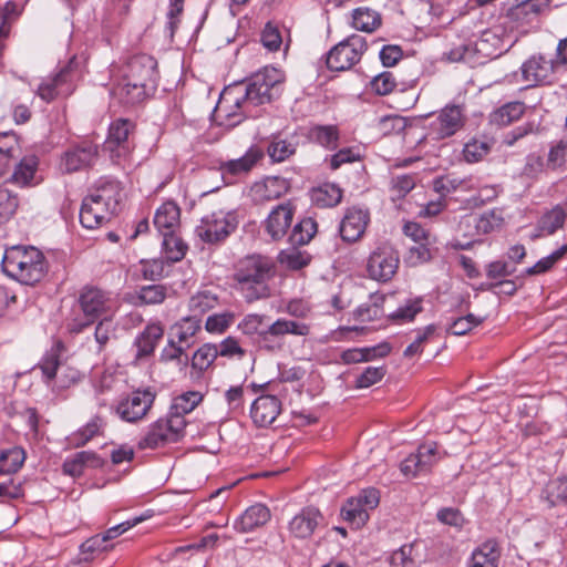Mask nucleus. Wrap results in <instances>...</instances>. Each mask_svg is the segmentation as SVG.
I'll return each instance as SVG.
<instances>
[{
  "mask_svg": "<svg viewBox=\"0 0 567 567\" xmlns=\"http://www.w3.org/2000/svg\"><path fill=\"white\" fill-rule=\"evenodd\" d=\"M157 81V61L148 54H137L126 63L113 94L124 104H137L155 92Z\"/></svg>",
  "mask_w": 567,
  "mask_h": 567,
  "instance_id": "nucleus-1",
  "label": "nucleus"
},
{
  "mask_svg": "<svg viewBox=\"0 0 567 567\" xmlns=\"http://www.w3.org/2000/svg\"><path fill=\"white\" fill-rule=\"evenodd\" d=\"M272 268V262L260 255L238 261L234 274L235 287L248 303L270 296L268 281L274 275Z\"/></svg>",
  "mask_w": 567,
  "mask_h": 567,
  "instance_id": "nucleus-2",
  "label": "nucleus"
},
{
  "mask_svg": "<svg viewBox=\"0 0 567 567\" xmlns=\"http://www.w3.org/2000/svg\"><path fill=\"white\" fill-rule=\"evenodd\" d=\"M121 200V187L115 181H103L84 197L80 209V221L87 229L109 223L116 214Z\"/></svg>",
  "mask_w": 567,
  "mask_h": 567,
  "instance_id": "nucleus-3",
  "label": "nucleus"
},
{
  "mask_svg": "<svg viewBox=\"0 0 567 567\" xmlns=\"http://www.w3.org/2000/svg\"><path fill=\"white\" fill-rule=\"evenodd\" d=\"M6 275L23 285L39 282L48 271V262L41 250L32 246H13L2 259Z\"/></svg>",
  "mask_w": 567,
  "mask_h": 567,
  "instance_id": "nucleus-4",
  "label": "nucleus"
},
{
  "mask_svg": "<svg viewBox=\"0 0 567 567\" xmlns=\"http://www.w3.org/2000/svg\"><path fill=\"white\" fill-rule=\"evenodd\" d=\"M78 305L83 320L74 319L69 324V329L73 333L82 332L99 319L114 317L118 309V302L112 292L90 285L79 291Z\"/></svg>",
  "mask_w": 567,
  "mask_h": 567,
  "instance_id": "nucleus-5",
  "label": "nucleus"
},
{
  "mask_svg": "<svg viewBox=\"0 0 567 567\" xmlns=\"http://www.w3.org/2000/svg\"><path fill=\"white\" fill-rule=\"evenodd\" d=\"M285 73L274 66H266L255 73L248 85L243 86L247 101L256 106L271 102L282 92Z\"/></svg>",
  "mask_w": 567,
  "mask_h": 567,
  "instance_id": "nucleus-6",
  "label": "nucleus"
},
{
  "mask_svg": "<svg viewBox=\"0 0 567 567\" xmlns=\"http://www.w3.org/2000/svg\"><path fill=\"white\" fill-rule=\"evenodd\" d=\"M185 426V417L168 412L148 426L146 434L138 442V449L154 450L177 442L183 437Z\"/></svg>",
  "mask_w": 567,
  "mask_h": 567,
  "instance_id": "nucleus-7",
  "label": "nucleus"
},
{
  "mask_svg": "<svg viewBox=\"0 0 567 567\" xmlns=\"http://www.w3.org/2000/svg\"><path fill=\"white\" fill-rule=\"evenodd\" d=\"M400 266V255L389 241L375 246L367 258V276L378 282H389L395 276Z\"/></svg>",
  "mask_w": 567,
  "mask_h": 567,
  "instance_id": "nucleus-8",
  "label": "nucleus"
},
{
  "mask_svg": "<svg viewBox=\"0 0 567 567\" xmlns=\"http://www.w3.org/2000/svg\"><path fill=\"white\" fill-rule=\"evenodd\" d=\"M236 212L218 209L205 215L196 227V235L207 244L224 241L238 227Z\"/></svg>",
  "mask_w": 567,
  "mask_h": 567,
  "instance_id": "nucleus-9",
  "label": "nucleus"
},
{
  "mask_svg": "<svg viewBox=\"0 0 567 567\" xmlns=\"http://www.w3.org/2000/svg\"><path fill=\"white\" fill-rule=\"evenodd\" d=\"M99 144L92 138H84L72 143L60 157V171L65 174H72L90 169L99 161Z\"/></svg>",
  "mask_w": 567,
  "mask_h": 567,
  "instance_id": "nucleus-10",
  "label": "nucleus"
},
{
  "mask_svg": "<svg viewBox=\"0 0 567 567\" xmlns=\"http://www.w3.org/2000/svg\"><path fill=\"white\" fill-rule=\"evenodd\" d=\"M38 368L41 370L47 383L54 381L55 385L60 389L74 385L82 378L79 369L60 360L59 347L48 351L38 363Z\"/></svg>",
  "mask_w": 567,
  "mask_h": 567,
  "instance_id": "nucleus-11",
  "label": "nucleus"
},
{
  "mask_svg": "<svg viewBox=\"0 0 567 567\" xmlns=\"http://www.w3.org/2000/svg\"><path fill=\"white\" fill-rule=\"evenodd\" d=\"M249 105L241 85L229 86L221 92L214 114L220 124L234 126L241 122Z\"/></svg>",
  "mask_w": 567,
  "mask_h": 567,
  "instance_id": "nucleus-12",
  "label": "nucleus"
},
{
  "mask_svg": "<svg viewBox=\"0 0 567 567\" xmlns=\"http://www.w3.org/2000/svg\"><path fill=\"white\" fill-rule=\"evenodd\" d=\"M367 50L365 39L351 35L334 45L327 55V66L332 71H346L357 64Z\"/></svg>",
  "mask_w": 567,
  "mask_h": 567,
  "instance_id": "nucleus-13",
  "label": "nucleus"
},
{
  "mask_svg": "<svg viewBox=\"0 0 567 567\" xmlns=\"http://www.w3.org/2000/svg\"><path fill=\"white\" fill-rule=\"evenodd\" d=\"M466 115L463 106L449 104L429 123L427 135L434 141L455 135L465 125Z\"/></svg>",
  "mask_w": 567,
  "mask_h": 567,
  "instance_id": "nucleus-14",
  "label": "nucleus"
},
{
  "mask_svg": "<svg viewBox=\"0 0 567 567\" xmlns=\"http://www.w3.org/2000/svg\"><path fill=\"white\" fill-rule=\"evenodd\" d=\"M155 398L156 393L150 388L135 390L118 402L116 413L123 421L138 422L147 415Z\"/></svg>",
  "mask_w": 567,
  "mask_h": 567,
  "instance_id": "nucleus-15",
  "label": "nucleus"
},
{
  "mask_svg": "<svg viewBox=\"0 0 567 567\" xmlns=\"http://www.w3.org/2000/svg\"><path fill=\"white\" fill-rule=\"evenodd\" d=\"M133 128L134 124L123 118H118L110 125L104 150L110 153L112 161L116 164H121L131 154L130 135Z\"/></svg>",
  "mask_w": 567,
  "mask_h": 567,
  "instance_id": "nucleus-16",
  "label": "nucleus"
},
{
  "mask_svg": "<svg viewBox=\"0 0 567 567\" xmlns=\"http://www.w3.org/2000/svg\"><path fill=\"white\" fill-rule=\"evenodd\" d=\"M491 42H499V39L492 31H485L474 44L461 42L446 52L445 56L451 62L475 63L477 54L483 58L497 55L496 49H488L487 44Z\"/></svg>",
  "mask_w": 567,
  "mask_h": 567,
  "instance_id": "nucleus-17",
  "label": "nucleus"
},
{
  "mask_svg": "<svg viewBox=\"0 0 567 567\" xmlns=\"http://www.w3.org/2000/svg\"><path fill=\"white\" fill-rule=\"evenodd\" d=\"M73 65L74 60H71L54 76L44 80L37 90L38 96L45 102H51L60 95L71 94L78 78Z\"/></svg>",
  "mask_w": 567,
  "mask_h": 567,
  "instance_id": "nucleus-18",
  "label": "nucleus"
},
{
  "mask_svg": "<svg viewBox=\"0 0 567 567\" xmlns=\"http://www.w3.org/2000/svg\"><path fill=\"white\" fill-rule=\"evenodd\" d=\"M556 62L543 54L532 55L520 68L522 78L528 86L551 83Z\"/></svg>",
  "mask_w": 567,
  "mask_h": 567,
  "instance_id": "nucleus-19",
  "label": "nucleus"
},
{
  "mask_svg": "<svg viewBox=\"0 0 567 567\" xmlns=\"http://www.w3.org/2000/svg\"><path fill=\"white\" fill-rule=\"evenodd\" d=\"M293 216L295 207L290 203L277 205L262 223L265 233L271 240H281L291 227Z\"/></svg>",
  "mask_w": 567,
  "mask_h": 567,
  "instance_id": "nucleus-20",
  "label": "nucleus"
},
{
  "mask_svg": "<svg viewBox=\"0 0 567 567\" xmlns=\"http://www.w3.org/2000/svg\"><path fill=\"white\" fill-rule=\"evenodd\" d=\"M370 223V214L368 209L351 207L349 208L340 224V235L344 241L355 243L365 233Z\"/></svg>",
  "mask_w": 567,
  "mask_h": 567,
  "instance_id": "nucleus-21",
  "label": "nucleus"
},
{
  "mask_svg": "<svg viewBox=\"0 0 567 567\" xmlns=\"http://www.w3.org/2000/svg\"><path fill=\"white\" fill-rule=\"evenodd\" d=\"M474 226L475 233L473 235H488L495 231H501L505 225L503 210L493 208L480 215H466L460 221V227Z\"/></svg>",
  "mask_w": 567,
  "mask_h": 567,
  "instance_id": "nucleus-22",
  "label": "nucleus"
},
{
  "mask_svg": "<svg viewBox=\"0 0 567 567\" xmlns=\"http://www.w3.org/2000/svg\"><path fill=\"white\" fill-rule=\"evenodd\" d=\"M281 412V402L275 395H260L250 406V417L255 425L266 427L271 425Z\"/></svg>",
  "mask_w": 567,
  "mask_h": 567,
  "instance_id": "nucleus-23",
  "label": "nucleus"
},
{
  "mask_svg": "<svg viewBox=\"0 0 567 567\" xmlns=\"http://www.w3.org/2000/svg\"><path fill=\"white\" fill-rule=\"evenodd\" d=\"M289 182L279 176H268L261 182L252 185L250 193L256 203L262 204L275 200L287 194L289 190Z\"/></svg>",
  "mask_w": 567,
  "mask_h": 567,
  "instance_id": "nucleus-24",
  "label": "nucleus"
},
{
  "mask_svg": "<svg viewBox=\"0 0 567 567\" xmlns=\"http://www.w3.org/2000/svg\"><path fill=\"white\" fill-rule=\"evenodd\" d=\"M322 515L315 507H306L289 522V533L291 536L300 539L310 537L316 528L321 524Z\"/></svg>",
  "mask_w": 567,
  "mask_h": 567,
  "instance_id": "nucleus-25",
  "label": "nucleus"
},
{
  "mask_svg": "<svg viewBox=\"0 0 567 567\" xmlns=\"http://www.w3.org/2000/svg\"><path fill=\"white\" fill-rule=\"evenodd\" d=\"M567 219V207L560 204L547 209L537 220L535 233L532 239H537L554 235L557 230L563 229Z\"/></svg>",
  "mask_w": 567,
  "mask_h": 567,
  "instance_id": "nucleus-26",
  "label": "nucleus"
},
{
  "mask_svg": "<svg viewBox=\"0 0 567 567\" xmlns=\"http://www.w3.org/2000/svg\"><path fill=\"white\" fill-rule=\"evenodd\" d=\"M542 6L537 0H528L507 10L504 17V24L511 30L525 28L530 24L540 12Z\"/></svg>",
  "mask_w": 567,
  "mask_h": 567,
  "instance_id": "nucleus-27",
  "label": "nucleus"
},
{
  "mask_svg": "<svg viewBox=\"0 0 567 567\" xmlns=\"http://www.w3.org/2000/svg\"><path fill=\"white\" fill-rule=\"evenodd\" d=\"M262 156L264 153L260 148L251 146L241 157L221 162L219 168L224 177L246 175Z\"/></svg>",
  "mask_w": 567,
  "mask_h": 567,
  "instance_id": "nucleus-28",
  "label": "nucleus"
},
{
  "mask_svg": "<svg viewBox=\"0 0 567 567\" xmlns=\"http://www.w3.org/2000/svg\"><path fill=\"white\" fill-rule=\"evenodd\" d=\"M270 511L262 504H255L247 508L235 522L234 528L240 533H249L264 526L270 519Z\"/></svg>",
  "mask_w": 567,
  "mask_h": 567,
  "instance_id": "nucleus-29",
  "label": "nucleus"
},
{
  "mask_svg": "<svg viewBox=\"0 0 567 567\" xmlns=\"http://www.w3.org/2000/svg\"><path fill=\"white\" fill-rule=\"evenodd\" d=\"M266 329L278 342H286L285 338L287 336L306 337L310 333L309 324L286 318L277 319L268 324Z\"/></svg>",
  "mask_w": 567,
  "mask_h": 567,
  "instance_id": "nucleus-30",
  "label": "nucleus"
},
{
  "mask_svg": "<svg viewBox=\"0 0 567 567\" xmlns=\"http://www.w3.org/2000/svg\"><path fill=\"white\" fill-rule=\"evenodd\" d=\"M103 461L97 454L90 451H81L66 458L63 463V472L70 476L78 477L83 474L85 467H101Z\"/></svg>",
  "mask_w": 567,
  "mask_h": 567,
  "instance_id": "nucleus-31",
  "label": "nucleus"
},
{
  "mask_svg": "<svg viewBox=\"0 0 567 567\" xmlns=\"http://www.w3.org/2000/svg\"><path fill=\"white\" fill-rule=\"evenodd\" d=\"M179 207L173 202L162 204L154 216V225L162 235L176 231L179 227Z\"/></svg>",
  "mask_w": 567,
  "mask_h": 567,
  "instance_id": "nucleus-32",
  "label": "nucleus"
},
{
  "mask_svg": "<svg viewBox=\"0 0 567 567\" xmlns=\"http://www.w3.org/2000/svg\"><path fill=\"white\" fill-rule=\"evenodd\" d=\"M501 555L502 550L498 543L494 539H487L472 553V567H497Z\"/></svg>",
  "mask_w": 567,
  "mask_h": 567,
  "instance_id": "nucleus-33",
  "label": "nucleus"
},
{
  "mask_svg": "<svg viewBox=\"0 0 567 567\" xmlns=\"http://www.w3.org/2000/svg\"><path fill=\"white\" fill-rule=\"evenodd\" d=\"M351 18V25L361 32L372 33L382 24L381 13L369 7L354 9Z\"/></svg>",
  "mask_w": 567,
  "mask_h": 567,
  "instance_id": "nucleus-34",
  "label": "nucleus"
},
{
  "mask_svg": "<svg viewBox=\"0 0 567 567\" xmlns=\"http://www.w3.org/2000/svg\"><path fill=\"white\" fill-rule=\"evenodd\" d=\"M164 328L161 323H150L136 338V358L147 357L153 353L157 342L163 338Z\"/></svg>",
  "mask_w": 567,
  "mask_h": 567,
  "instance_id": "nucleus-35",
  "label": "nucleus"
},
{
  "mask_svg": "<svg viewBox=\"0 0 567 567\" xmlns=\"http://www.w3.org/2000/svg\"><path fill=\"white\" fill-rule=\"evenodd\" d=\"M312 257L307 250L300 249L296 245H291V247L282 249L277 257V260L282 268L293 271L307 267Z\"/></svg>",
  "mask_w": 567,
  "mask_h": 567,
  "instance_id": "nucleus-36",
  "label": "nucleus"
},
{
  "mask_svg": "<svg viewBox=\"0 0 567 567\" xmlns=\"http://www.w3.org/2000/svg\"><path fill=\"white\" fill-rule=\"evenodd\" d=\"M113 547V544H104L103 538L94 535L80 546L79 563H93L97 557Z\"/></svg>",
  "mask_w": 567,
  "mask_h": 567,
  "instance_id": "nucleus-37",
  "label": "nucleus"
},
{
  "mask_svg": "<svg viewBox=\"0 0 567 567\" xmlns=\"http://www.w3.org/2000/svg\"><path fill=\"white\" fill-rule=\"evenodd\" d=\"M524 112V103L509 102L492 113L491 122L499 126H507L513 122L519 120L523 116Z\"/></svg>",
  "mask_w": 567,
  "mask_h": 567,
  "instance_id": "nucleus-38",
  "label": "nucleus"
},
{
  "mask_svg": "<svg viewBox=\"0 0 567 567\" xmlns=\"http://www.w3.org/2000/svg\"><path fill=\"white\" fill-rule=\"evenodd\" d=\"M312 200L320 207L337 206L342 198V190L334 184H323L312 190Z\"/></svg>",
  "mask_w": 567,
  "mask_h": 567,
  "instance_id": "nucleus-39",
  "label": "nucleus"
},
{
  "mask_svg": "<svg viewBox=\"0 0 567 567\" xmlns=\"http://www.w3.org/2000/svg\"><path fill=\"white\" fill-rule=\"evenodd\" d=\"M204 395L198 391H187L176 396L173 401L169 413L172 415H184L190 413L203 401Z\"/></svg>",
  "mask_w": 567,
  "mask_h": 567,
  "instance_id": "nucleus-40",
  "label": "nucleus"
},
{
  "mask_svg": "<svg viewBox=\"0 0 567 567\" xmlns=\"http://www.w3.org/2000/svg\"><path fill=\"white\" fill-rule=\"evenodd\" d=\"M433 188L436 193L445 196L458 190H472L474 189V184L472 183V179H460L451 176H442L433 181Z\"/></svg>",
  "mask_w": 567,
  "mask_h": 567,
  "instance_id": "nucleus-41",
  "label": "nucleus"
},
{
  "mask_svg": "<svg viewBox=\"0 0 567 567\" xmlns=\"http://www.w3.org/2000/svg\"><path fill=\"white\" fill-rule=\"evenodd\" d=\"M186 244L176 235V231L163 235V252L169 262L182 260L186 254Z\"/></svg>",
  "mask_w": 567,
  "mask_h": 567,
  "instance_id": "nucleus-42",
  "label": "nucleus"
},
{
  "mask_svg": "<svg viewBox=\"0 0 567 567\" xmlns=\"http://www.w3.org/2000/svg\"><path fill=\"white\" fill-rule=\"evenodd\" d=\"M423 310V298L415 297L408 299L404 305L400 306L396 310L390 312L388 317L396 322L404 323L412 321L415 316Z\"/></svg>",
  "mask_w": 567,
  "mask_h": 567,
  "instance_id": "nucleus-43",
  "label": "nucleus"
},
{
  "mask_svg": "<svg viewBox=\"0 0 567 567\" xmlns=\"http://www.w3.org/2000/svg\"><path fill=\"white\" fill-rule=\"evenodd\" d=\"M317 233V223L312 218H303L292 228L289 237L291 245L303 246L310 243Z\"/></svg>",
  "mask_w": 567,
  "mask_h": 567,
  "instance_id": "nucleus-44",
  "label": "nucleus"
},
{
  "mask_svg": "<svg viewBox=\"0 0 567 567\" xmlns=\"http://www.w3.org/2000/svg\"><path fill=\"white\" fill-rule=\"evenodd\" d=\"M25 460L24 451L21 447H11L0 452V473L12 474L20 470Z\"/></svg>",
  "mask_w": 567,
  "mask_h": 567,
  "instance_id": "nucleus-45",
  "label": "nucleus"
},
{
  "mask_svg": "<svg viewBox=\"0 0 567 567\" xmlns=\"http://www.w3.org/2000/svg\"><path fill=\"white\" fill-rule=\"evenodd\" d=\"M310 137L321 146L333 150L338 145L339 130L336 125H316L310 130Z\"/></svg>",
  "mask_w": 567,
  "mask_h": 567,
  "instance_id": "nucleus-46",
  "label": "nucleus"
},
{
  "mask_svg": "<svg viewBox=\"0 0 567 567\" xmlns=\"http://www.w3.org/2000/svg\"><path fill=\"white\" fill-rule=\"evenodd\" d=\"M38 168V158L33 155L23 157L17 165L12 179L16 184L27 186L33 179Z\"/></svg>",
  "mask_w": 567,
  "mask_h": 567,
  "instance_id": "nucleus-47",
  "label": "nucleus"
},
{
  "mask_svg": "<svg viewBox=\"0 0 567 567\" xmlns=\"http://www.w3.org/2000/svg\"><path fill=\"white\" fill-rule=\"evenodd\" d=\"M436 334V326L429 324L422 329H419L415 334V339L411 342L403 352L405 358H413L423 352L424 346L432 341Z\"/></svg>",
  "mask_w": 567,
  "mask_h": 567,
  "instance_id": "nucleus-48",
  "label": "nucleus"
},
{
  "mask_svg": "<svg viewBox=\"0 0 567 567\" xmlns=\"http://www.w3.org/2000/svg\"><path fill=\"white\" fill-rule=\"evenodd\" d=\"M342 517L358 527L363 526L369 519V513H367L365 508L355 499V497H351L347 501L341 509Z\"/></svg>",
  "mask_w": 567,
  "mask_h": 567,
  "instance_id": "nucleus-49",
  "label": "nucleus"
},
{
  "mask_svg": "<svg viewBox=\"0 0 567 567\" xmlns=\"http://www.w3.org/2000/svg\"><path fill=\"white\" fill-rule=\"evenodd\" d=\"M217 296L212 293L210 291L204 290L198 291L197 293L192 296L188 302V308L195 316H200L214 309L217 306Z\"/></svg>",
  "mask_w": 567,
  "mask_h": 567,
  "instance_id": "nucleus-50",
  "label": "nucleus"
},
{
  "mask_svg": "<svg viewBox=\"0 0 567 567\" xmlns=\"http://www.w3.org/2000/svg\"><path fill=\"white\" fill-rule=\"evenodd\" d=\"M167 296V288L163 285L143 286L136 293V298L141 305H158L162 303Z\"/></svg>",
  "mask_w": 567,
  "mask_h": 567,
  "instance_id": "nucleus-51",
  "label": "nucleus"
},
{
  "mask_svg": "<svg viewBox=\"0 0 567 567\" xmlns=\"http://www.w3.org/2000/svg\"><path fill=\"white\" fill-rule=\"evenodd\" d=\"M218 357L216 344L206 343L202 346L193 355L192 367L199 371L207 370Z\"/></svg>",
  "mask_w": 567,
  "mask_h": 567,
  "instance_id": "nucleus-52",
  "label": "nucleus"
},
{
  "mask_svg": "<svg viewBox=\"0 0 567 567\" xmlns=\"http://www.w3.org/2000/svg\"><path fill=\"white\" fill-rule=\"evenodd\" d=\"M267 316L259 313L246 315L238 323V329L246 336L259 337L267 328Z\"/></svg>",
  "mask_w": 567,
  "mask_h": 567,
  "instance_id": "nucleus-53",
  "label": "nucleus"
},
{
  "mask_svg": "<svg viewBox=\"0 0 567 567\" xmlns=\"http://www.w3.org/2000/svg\"><path fill=\"white\" fill-rule=\"evenodd\" d=\"M268 155L274 162H284L296 152V146L287 140L274 137L267 147Z\"/></svg>",
  "mask_w": 567,
  "mask_h": 567,
  "instance_id": "nucleus-54",
  "label": "nucleus"
},
{
  "mask_svg": "<svg viewBox=\"0 0 567 567\" xmlns=\"http://www.w3.org/2000/svg\"><path fill=\"white\" fill-rule=\"evenodd\" d=\"M104 426L100 416L93 417L82 429L72 435V442L76 446L86 444L92 437L99 435Z\"/></svg>",
  "mask_w": 567,
  "mask_h": 567,
  "instance_id": "nucleus-55",
  "label": "nucleus"
},
{
  "mask_svg": "<svg viewBox=\"0 0 567 567\" xmlns=\"http://www.w3.org/2000/svg\"><path fill=\"white\" fill-rule=\"evenodd\" d=\"M19 206L18 197L10 190L0 188V226L9 221Z\"/></svg>",
  "mask_w": 567,
  "mask_h": 567,
  "instance_id": "nucleus-56",
  "label": "nucleus"
},
{
  "mask_svg": "<svg viewBox=\"0 0 567 567\" xmlns=\"http://www.w3.org/2000/svg\"><path fill=\"white\" fill-rule=\"evenodd\" d=\"M489 150L491 146L487 142L472 140L464 145L463 157L467 163H477L489 153Z\"/></svg>",
  "mask_w": 567,
  "mask_h": 567,
  "instance_id": "nucleus-57",
  "label": "nucleus"
},
{
  "mask_svg": "<svg viewBox=\"0 0 567 567\" xmlns=\"http://www.w3.org/2000/svg\"><path fill=\"white\" fill-rule=\"evenodd\" d=\"M115 328L113 317H106L96 321L94 339L99 344V351H103L111 338L114 336Z\"/></svg>",
  "mask_w": 567,
  "mask_h": 567,
  "instance_id": "nucleus-58",
  "label": "nucleus"
},
{
  "mask_svg": "<svg viewBox=\"0 0 567 567\" xmlns=\"http://www.w3.org/2000/svg\"><path fill=\"white\" fill-rule=\"evenodd\" d=\"M567 254V244L563 245L559 249L551 252L549 256L538 260L533 267L526 270L527 275H539L548 271L554 265Z\"/></svg>",
  "mask_w": 567,
  "mask_h": 567,
  "instance_id": "nucleus-59",
  "label": "nucleus"
},
{
  "mask_svg": "<svg viewBox=\"0 0 567 567\" xmlns=\"http://www.w3.org/2000/svg\"><path fill=\"white\" fill-rule=\"evenodd\" d=\"M371 90L379 95H388L396 87V80L392 72L384 71L370 82Z\"/></svg>",
  "mask_w": 567,
  "mask_h": 567,
  "instance_id": "nucleus-60",
  "label": "nucleus"
},
{
  "mask_svg": "<svg viewBox=\"0 0 567 567\" xmlns=\"http://www.w3.org/2000/svg\"><path fill=\"white\" fill-rule=\"evenodd\" d=\"M260 41L268 51L276 52L280 49L282 44V37L277 25L272 22L266 23Z\"/></svg>",
  "mask_w": 567,
  "mask_h": 567,
  "instance_id": "nucleus-61",
  "label": "nucleus"
},
{
  "mask_svg": "<svg viewBox=\"0 0 567 567\" xmlns=\"http://www.w3.org/2000/svg\"><path fill=\"white\" fill-rule=\"evenodd\" d=\"M383 296L375 297L373 302L364 303L355 310V317L358 320L365 322L379 319L383 315V309L380 302H384Z\"/></svg>",
  "mask_w": 567,
  "mask_h": 567,
  "instance_id": "nucleus-62",
  "label": "nucleus"
},
{
  "mask_svg": "<svg viewBox=\"0 0 567 567\" xmlns=\"http://www.w3.org/2000/svg\"><path fill=\"white\" fill-rule=\"evenodd\" d=\"M235 321L233 312L215 313L207 318L205 328L212 333H223Z\"/></svg>",
  "mask_w": 567,
  "mask_h": 567,
  "instance_id": "nucleus-63",
  "label": "nucleus"
},
{
  "mask_svg": "<svg viewBox=\"0 0 567 567\" xmlns=\"http://www.w3.org/2000/svg\"><path fill=\"white\" fill-rule=\"evenodd\" d=\"M384 367H368L360 375L355 379L357 389H367L371 385L380 382L385 375Z\"/></svg>",
  "mask_w": 567,
  "mask_h": 567,
  "instance_id": "nucleus-64",
  "label": "nucleus"
}]
</instances>
